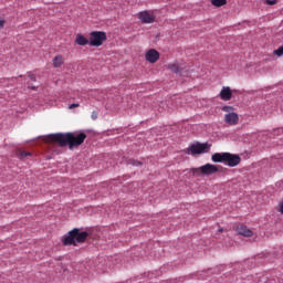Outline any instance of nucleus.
<instances>
[{"mask_svg":"<svg viewBox=\"0 0 283 283\" xmlns=\"http://www.w3.org/2000/svg\"><path fill=\"white\" fill-rule=\"evenodd\" d=\"M30 78H31L32 81H36V76H35V75H30Z\"/></svg>","mask_w":283,"mask_h":283,"instance_id":"25","label":"nucleus"},{"mask_svg":"<svg viewBox=\"0 0 283 283\" xmlns=\"http://www.w3.org/2000/svg\"><path fill=\"white\" fill-rule=\"evenodd\" d=\"M75 43L77 45H90V40L85 38L83 34H77L75 38Z\"/></svg>","mask_w":283,"mask_h":283,"instance_id":"13","label":"nucleus"},{"mask_svg":"<svg viewBox=\"0 0 283 283\" xmlns=\"http://www.w3.org/2000/svg\"><path fill=\"white\" fill-rule=\"evenodd\" d=\"M229 156V153H216L211 156L212 163H223L227 165V158Z\"/></svg>","mask_w":283,"mask_h":283,"instance_id":"11","label":"nucleus"},{"mask_svg":"<svg viewBox=\"0 0 283 283\" xmlns=\"http://www.w3.org/2000/svg\"><path fill=\"white\" fill-rule=\"evenodd\" d=\"M3 28H6V20L0 19V30H3Z\"/></svg>","mask_w":283,"mask_h":283,"instance_id":"23","label":"nucleus"},{"mask_svg":"<svg viewBox=\"0 0 283 283\" xmlns=\"http://www.w3.org/2000/svg\"><path fill=\"white\" fill-rule=\"evenodd\" d=\"M265 3L268 6H275V3H277V0H265Z\"/></svg>","mask_w":283,"mask_h":283,"instance_id":"20","label":"nucleus"},{"mask_svg":"<svg viewBox=\"0 0 283 283\" xmlns=\"http://www.w3.org/2000/svg\"><path fill=\"white\" fill-rule=\"evenodd\" d=\"M209 149H211V145L203 143L192 144L187 148L186 154H191V156H198L200 154H208Z\"/></svg>","mask_w":283,"mask_h":283,"instance_id":"5","label":"nucleus"},{"mask_svg":"<svg viewBox=\"0 0 283 283\" xmlns=\"http://www.w3.org/2000/svg\"><path fill=\"white\" fill-rule=\"evenodd\" d=\"M88 45L91 48H101L107 41V34L103 31H93L90 34Z\"/></svg>","mask_w":283,"mask_h":283,"instance_id":"4","label":"nucleus"},{"mask_svg":"<svg viewBox=\"0 0 283 283\" xmlns=\"http://www.w3.org/2000/svg\"><path fill=\"white\" fill-rule=\"evenodd\" d=\"M76 107H81V105H80V104H71V105L69 106V109H74V108H76Z\"/></svg>","mask_w":283,"mask_h":283,"instance_id":"24","label":"nucleus"},{"mask_svg":"<svg viewBox=\"0 0 283 283\" xmlns=\"http://www.w3.org/2000/svg\"><path fill=\"white\" fill-rule=\"evenodd\" d=\"M190 171L193 176H213V174H218L219 169L217 165L206 164L199 168H191Z\"/></svg>","mask_w":283,"mask_h":283,"instance_id":"3","label":"nucleus"},{"mask_svg":"<svg viewBox=\"0 0 283 283\" xmlns=\"http://www.w3.org/2000/svg\"><path fill=\"white\" fill-rule=\"evenodd\" d=\"M274 54H276V56H283V45L274 50Z\"/></svg>","mask_w":283,"mask_h":283,"instance_id":"18","label":"nucleus"},{"mask_svg":"<svg viewBox=\"0 0 283 283\" xmlns=\"http://www.w3.org/2000/svg\"><path fill=\"white\" fill-rule=\"evenodd\" d=\"M221 101H231L233 97V91L229 86H223L219 94Z\"/></svg>","mask_w":283,"mask_h":283,"instance_id":"9","label":"nucleus"},{"mask_svg":"<svg viewBox=\"0 0 283 283\" xmlns=\"http://www.w3.org/2000/svg\"><path fill=\"white\" fill-rule=\"evenodd\" d=\"M211 4L214 8H222V6H227V0H211Z\"/></svg>","mask_w":283,"mask_h":283,"instance_id":"16","label":"nucleus"},{"mask_svg":"<svg viewBox=\"0 0 283 283\" xmlns=\"http://www.w3.org/2000/svg\"><path fill=\"white\" fill-rule=\"evenodd\" d=\"M53 67H61V65H63V63H65V57H63V55H56L53 61Z\"/></svg>","mask_w":283,"mask_h":283,"instance_id":"14","label":"nucleus"},{"mask_svg":"<svg viewBox=\"0 0 283 283\" xmlns=\"http://www.w3.org/2000/svg\"><path fill=\"white\" fill-rule=\"evenodd\" d=\"M129 163H130V165H134L135 167H140V165H143V163L136 161L134 159H130Z\"/></svg>","mask_w":283,"mask_h":283,"instance_id":"19","label":"nucleus"},{"mask_svg":"<svg viewBox=\"0 0 283 283\" xmlns=\"http://www.w3.org/2000/svg\"><path fill=\"white\" fill-rule=\"evenodd\" d=\"M222 112H233V107L232 106H223Z\"/></svg>","mask_w":283,"mask_h":283,"instance_id":"21","label":"nucleus"},{"mask_svg":"<svg viewBox=\"0 0 283 283\" xmlns=\"http://www.w3.org/2000/svg\"><path fill=\"white\" fill-rule=\"evenodd\" d=\"M31 90H35V87H34V86H32V87H31Z\"/></svg>","mask_w":283,"mask_h":283,"instance_id":"26","label":"nucleus"},{"mask_svg":"<svg viewBox=\"0 0 283 283\" xmlns=\"http://www.w3.org/2000/svg\"><path fill=\"white\" fill-rule=\"evenodd\" d=\"M91 118H92L93 120H96V118H98V113H97L96 111H93V112H92V115H91Z\"/></svg>","mask_w":283,"mask_h":283,"instance_id":"22","label":"nucleus"},{"mask_svg":"<svg viewBox=\"0 0 283 283\" xmlns=\"http://www.w3.org/2000/svg\"><path fill=\"white\" fill-rule=\"evenodd\" d=\"M237 231L239 235H243V238H253V231L248 229L247 226H239Z\"/></svg>","mask_w":283,"mask_h":283,"instance_id":"12","label":"nucleus"},{"mask_svg":"<svg viewBox=\"0 0 283 283\" xmlns=\"http://www.w3.org/2000/svg\"><path fill=\"white\" fill-rule=\"evenodd\" d=\"M15 156H17L18 158H20L21 160H23V158H28V156H32V153L18 149V150L15 151Z\"/></svg>","mask_w":283,"mask_h":283,"instance_id":"15","label":"nucleus"},{"mask_svg":"<svg viewBox=\"0 0 283 283\" xmlns=\"http://www.w3.org/2000/svg\"><path fill=\"white\" fill-rule=\"evenodd\" d=\"M87 238H90V233L81 232L78 228H74L63 237L62 244H64V247H76V243L83 244Z\"/></svg>","mask_w":283,"mask_h":283,"instance_id":"2","label":"nucleus"},{"mask_svg":"<svg viewBox=\"0 0 283 283\" xmlns=\"http://www.w3.org/2000/svg\"><path fill=\"white\" fill-rule=\"evenodd\" d=\"M139 21L144 24L154 23L156 15L151 11H142L137 14Z\"/></svg>","mask_w":283,"mask_h":283,"instance_id":"6","label":"nucleus"},{"mask_svg":"<svg viewBox=\"0 0 283 283\" xmlns=\"http://www.w3.org/2000/svg\"><path fill=\"white\" fill-rule=\"evenodd\" d=\"M167 67L170 70V72H174V74H178V72H180V66H178L176 63H170Z\"/></svg>","mask_w":283,"mask_h":283,"instance_id":"17","label":"nucleus"},{"mask_svg":"<svg viewBox=\"0 0 283 283\" xmlns=\"http://www.w3.org/2000/svg\"><path fill=\"white\" fill-rule=\"evenodd\" d=\"M224 120L228 125H238V123L240 122V116L238 115V113H228L224 116Z\"/></svg>","mask_w":283,"mask_h":283,"instance_id":"10","label":"nucleus"},{"mask_svg":"<svg viewBox=\"0 0 283 283\" xmlns=\"http://www.w3.org/2000/svg\"><path fill=\"white\" fill-rule=\"evenodd\" d=\"M240 163H242V158H240V155H233L231 153H228V157L226 159V165H228V167H238Z\"/></svg>","mask_w":283,"mask_h":283,"instance_id":"7","label":"nucleus"},{"mask_svg":"<svg viewBox=\"0 0 283 283\" xmlns=\"http://www.w3.org/2000/svg\"><path fill=\"white\" fill-rule=\"evenodd\" d=\"M85 138H87V135H85V133H80L76 136L74 135V133H56L48 135L46 143H57L60 147L69 146V149H74V147H81V145L85 143Z\"/></svg>","mask_w":283,"mask_h":283,"instance_id":"1","label":"nucleus"},{"mask_svg":"<svg viewBox=\"0 0 283 283\" xmlns=\"http://www.w3.org/2000/svg\"><path fill=\"white\" fill-rule=\"evenodd\" d=\"M145 59L148 63H156L160 59V53L156 49H150L146 52Z\"/></svg>","mask_w":283,"mask_h":283,"instance_id":"8","label":"nucleus"}]
</instances>
